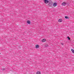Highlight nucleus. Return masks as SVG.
Returning a JSON list of instances; mask_svg holds the SVG:
<instances>
[{"instance_id":"obj_1","label":"nucleus","mask_w":74,"mask_h":74,"mask_svg":"<svg viewBox=\"0 0 74 74\" xmlns=\"http://www.w3.org/2000/svg\"><path fill=\"white\" fill-rule=\"evenodd\" d=\"M44 2L46 4H48V3H49V1L48 0H44Z\"/></svg>"},{"instance_id":"obj_2","label":"nucleus","mask_w":74,"mask_h":74,"mask_svg":"<svg viewBox=\"0 0 74 74\" xmlns=\"http://www.w3.org/2000/svg\"><path fill=\"white\" fill-rule=\"evenodd\" d=\"M48 5L50 7H52V6L53 5V3L52 2L48 4Z\"/></svg>"},{"instance_id":"obj_3","label":"nucleus","mask_w":74,"mask_h":74,"mask_svg":"<svg viewBox=\"0 0 74 74\" xmlns=\"http://www.w3.org/2000/svg\"><path fill=\"white\" fill-rule=\"evenodd\" d=\"M40 48V46L38 45H36V48Z\"/></svg>"},{"instance_id":"obj_4","label":"nucleus","mask_w":74,"mask_h":74,"mask_svg":"<svg viewBox=\"0 0 74 74\" xmlns=\"http://www.w3.org/2000/svg\"><path fill=\"white\" fill-rule=\"evenodd\" d=\"M57 5V3H54L53 4V6L54 7H56Z\"/></svg>"},{"instance_id":"obj_5","label":"nucleus","mask_w":74,"mask_h":74,"mask_svg":"<svg viewBox=\"0 0 74 74\" xmlns=\"http://www.w3.org/2000/svg\"><path fill=\"white\" fill-rule=\"evenodd\" d=\"M66 3L65 2H63L62 4V5H66Z\"/></svg>"},{"instance_id":"obj_6","label":"nucleus","mask_w":74,"mask_h":74,"mask_svg":"<svg viewBox=\"0 0 74 74\" xmlns=\"http://www.w3.org/2000/svg\"><path fill=\"white\" fill-rule=\"evenodd\" d=\"M45 41H46V39H44L42 40V42H45Z\"/></svg>"},{"instance_id":"obj_7","label":"nucleus","mask_w":74,"mask_h":74,"mask_svg":"<svg viewBox=\"0 0 74 74\" xmlns=\"http://www.w3.org/2000/svg\"><path fill=\"white\" fill-rule=\"evenodd\" d=\"M62 21L63 20H62V19H60L58 20V21L59 22H62Z\"/></svg>"},{"instance_id":"obj_8","label":"nucleus","mask_w":74,"mask_h":74,"mask_svg":"<svg viewBox=\"0 0 74 74\" xmlns=\"http://www.w3.org/2000/svg\"><path fill=\"white\" fill-rule=\"evenodd\" d=\"M27 23H28V24H30V21L29 20H28L27 21Z\"/></svg>"},{"instance_id":"obj_9","label":"nucleus","mask_w":74,"mask_h":74,"mask_svg":"<svg viewBox=\"0 0 74 74\" xmlns=\"http://www.w3.org/2000/svg\"><path fill=\"white\" fill-rule=\"evenodd\" d=\"M36 74H41V73L40 71H38L37 73Z\"/></svg>"},{"instance_id":"obj_10","label":"nucleus","mask_w":74,"mask_h":74,"mask_svg":"<svg viewBox=\"0 0 74 74\" xmlns=\"http://www.w3.org/2000/svg\"><path fill=\"white\" fill-rule=\"evenodd\" d=\"M71 51L72 52H73V53H74V50L73 49H71Z\"/></svg>"},{"instance_id":"obj_11","label":"nucleus","mask_w":74,"mask_h":74,"mask_svg":"<svg viewBox=\"0 0 74 74\" xmlns=\"http://www.w3.org/2000/svg\"><path fill=\"white\" fill-rule=\"evenodd\" d=\"M49 47L48 45H45V47Z\"/></svg>"},{"instance_id":"obj_12","label":"nucleus","mask_w":74,"mask_h":74,"mask_svg":"<svg viewBox=\"0 0 74 74\" xmlns=\"http://www.w3.org/2000/svg\"><path fill=\"white\" fill-rule=\"evenodd\" d=\"M65 18H66V19H69V17L67 16H65Z\"/></svg>"},{"instance_id":"obj_13","label":"nucleus","mask_w":74,"mask_h":74,"mask_svg":"<svg viewBox=\"0 0 74 74\" xmlns=\"http://www.w3.org/2000/svg\"><path fill=\"white\" fill-rule=\"evenodd\" d=\"M67 38H68V40H70V38H69V37H67Z\"/></svg>"},{"instance_id":"obj_14","label":"nucleus","mask_w":74,"mask_h":74,"mask_svg":"<svg viewBox=\"0 0 74 74\" xmlns=\"http://www.w3.org/2000/svg\"><path fill=\"white\" fill-rule=\"evenodd\" d=\"M61 44H62V45H63V43H61Z\"/></svg>"},{"instance_id":"obj_15","label":"nucleus","mask_w":74,"mask_h":74,"mask_svg":"<svg viewBox=\"0 0 74 74\" xmlns=\"http://www.w3.org/2000/svg\"><path fill=\"white\" fill-rule=\"evenodd\" d=\"M2 70H3V71H4V70H5V69H3Z\"/></svg>"}]
</instances>
